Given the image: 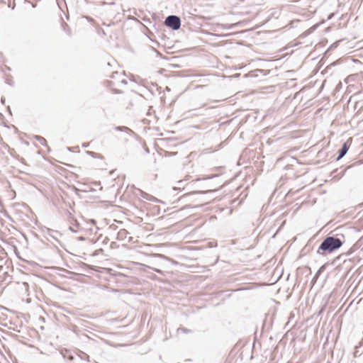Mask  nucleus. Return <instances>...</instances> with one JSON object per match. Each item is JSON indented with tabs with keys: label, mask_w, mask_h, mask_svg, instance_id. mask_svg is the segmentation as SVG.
Instances as JSON below:
<instances>
[{
	"label": "nucleus",
	"mask_w": 363,
	"mask_h": 363,
	"mask_svg": "<svg viewBox=\"0 0 363 363\" xmlns=\"http://www.w3.org/2000/svg\"><path fill=\"white\" fill-rule=\"evenodd\" d=\"M342 238L335 236H327L323 239L319 245L317 253L321 255H326L340 248L345 242V237L341 235Z\"/></svg>",
	"instance_id": "nucleus-1"
},
{
	"label": "nucleus",
	"mask_w": 363,
	"mask_h": 363,
	"mask_svg": "<svg viewBox=\"0 0 363 363\" xmlns=\"http://www.w3.org/2000/svg\"><path fill=\"white\" fill-rule=\"evenodd\" d=\"M284 6H281V8H274V18L277 20L276 22H274V27L277 28V29H274V33L278 32L280 30L284 29L289 26L290 28H292L294 27V23L298 22L288 20L286 18V13H281V11L284 9Z\"/></svg>",
	"instance_id": "nucleus-2"
},
{
	"label": "nucleus",
	"mask_w": 363,
	"mask_h": 363,
	"mask_svg": "<svg viewBox=\"0 0 363 363\" xmlns=\"http://www.w3.org/2000/svg\"><path fill=\"white\" fill-rule=\"evenodd\" d=\"M282 271L283 269L279 265L274 269V277L275 275L278 276L277 280L274 281V289H277V298L280 301H286L290 297V294L288 292L289 288L287 286H279V281L282 276Z\"/></svg>",
	"instance_id": "nucleus-3"
},
{
	"label": "nucleus",
	"mask_w": 363,
	"mask_h": 363,
	"mask_svg": "<svg viewBox=\"0 0 363 363\" xmlns=\"http://www.w3.org/2000/svg\"><path fill=\"white\" fill-rule=\"evenodd\" d=\"M164 24L172 30H177L181 27V19L177 16L170 15L165 18Z\"/></svg>",
	"instance_id": "nucleus-4"
},
{
	"label": "nucleus",
	"mask_w": 363,
	"mask_h": 363,
	"mask_svg": "<svg viewBox=\"0 0 363 363\" xmlns=\"http://www.w3.org/2000/svg\"><path fill=\"white\" fill-rule=\"evenodd\" d=\"M349 150V145L347 143H344L341 148L338 150V155L336 160L338 161L342 159L347 152Z\"/></svg>",
	"instance_id": "nucleus-5"
},
{
	"label": "nucleus",
	"mask_w": 363,
	"mask_h": 363,
	"mask_svg": "<svg viewBox=\"0 0 363 363\" xmlns=\"http://www.w3.org/2000/svg\"><path fill=\"white\" fill-rule=\"evenodd\" d=\"M354 165H355V164H352V165H350V166H348L346 169H342V170H340V171L339 170V169H335V170L332 172V174H333V177H334V178H336V179H339L342 178V177H343V175L345 174V173L346 170H347V169L351 168L352 167H353V166H354Z\"/></svg>",
	"instance_id": "nucleus-6"
},
{
	"label": "nucleus",
	"mask_w": 363,
	"mask_h": 363,
	"mask_svg": "<svg viewBox=\"0 0 363 363\" xmlns=\"http://www.w3.org/2000/svg\"><path fill=\"white\" fill-rule=\"evenodd\" d=\"M128 234V232L125 229H121L117 233V239L119 240H125Z\"/></svg>",
	"instance_id": "nucleus-7"
},
{
	"label": "nucleus",
	"mask_w": 363,
	"mask_h": 363,
	"mask_svg": "<svg viewBox=\"0 0 363 363\" xmlns=\"http://www.w3.org/2000/svg\"><path fill=\"white\" fill-rule=\"evenodd\" d=\"M270 72V69H257L255 70V76L259 77L261 75H267Z\"/></svg>",
	"instance_id": "nucleus-8"
},
{
	"label": "nucleus",
	"mask_w": 363,
	"mask_h": 363,
	"mask_svg": "<svg viewBox=\"0 0 363 363\" xmlns=\"http://www.w3.org/2000/svg\"><path fill=\"white\" fill-rule=\"evenodd\" d=\"M272 325V315H267L264 323H263V328L268 327L269 328Z\"/></svg>",
	"instance_id": "nucleus-9"
},
{
	"label": "nucleus",
	"mask_w": 363,
	"mask_h": 363,
	"mask_svg": "<svg viewBox=\"0 0 363 363\" xmlns=\"http://www.w3.org/2000/svg\"><path fill=\"white\" fill-rule=\"evenodd\" d=\"M67 215H68L67 218H68L69 222L71 223V224L73 225L74 223L75 226L77 228H79V225L77 220L72 216V213L69 211L67 212Z\"/></svg>",
	"instance_id": "nucleus-10"
},
{
	"label": "nucleus",
	"mask_w": 363,
	"mask_h": 363,
	"mask_svg": "<svg viewBox=\"0 0 363 363\" xmlns=\"http://www.w3.org/2000/svg\"><path fill=\"white\" fill-rule=\"evenodd\" d=\"M77 355L82 360H86V361H88V362L89 361V356L87 354H86L85 352H82L81 350L78 351Z\"/></svg>",
	"instance_id": "nucleus-11"
},
{
	"label": "nucleus",
	"mask_w": 363,
	"mask_h": 363,
	"mask_svg": "<svg viewBox=\"0 0 363 363\" xmlns=\"http://www.w3.org/2000/svg\"><path fill=\"white\" fill-rule=\"evenodd\" d=\"M141 196L143 199L148 200V201H155V198L153 196L150 195L147 193H145L144 191L141 192Z\"/></svg>",
	"instance_id": "nucleus-12"
},
{
	"label": "nucleus",
	"mask_w": 363,
	"mask_h": 363,
	"mask_svg": "<svg viewBox=\"0 0 363 363\" xmlns=\"http://www.w3.org/2000/svg\"><path fill=\"white\" fill-rule=\"evenodd\" d=\"M34 138L38 141L42 145H44L45 146L47 145V142H46V140L43 138L42 136H40V135H35L34 136Z\"/></svg>",
	"instance_id": "nucleus-13"
},
{
	"label": "nucleus",
	"mask_w": 363,
	"mask_h": 363,
	"mask_svg": "<svg viewBox=\"0 0 363 363\" xmlns=\"http://www.w3.org/2000/svg\"><path fill=\"white\" fill-rule=\"evenodd\" d=\"M115 129L118 131H125V132L130 131V130L128 128H127L126 126H116L115 128Z\"/></svg>",
	"instance_id": "nucleus-14"
},
{
	"label": "nucleus",
	"mask_w": 363,
	"mask_h": 363,
	"mask_svg": "<svg viewBox=\"0 0 363 363\" xmlns=\"http://www.w3.org/2000/svg\"><path fill=\"white\" fill-rule=\"evenodd\" d=\"M148 268L152 269L153 271L162 274V275H164V272L162 271L161 269H155V268H152V267H147Z\"/></svg>",
	"instance_id": "nucleus-15"
},
{
	"label": "nucleus",
	"mask_w": 363,
	"mask_h": 363,
	"mask_svg": "<svg viewBox=\"0 0 363 363\" xmlns=\"http://www.w3.org/2000/svg\"><path fill=\"white\" fill-rule=\"evenodd\" d=\"M323 270V267H321L316 272L314 278H318Z\"/></svg>",
	"instance_id": "nucleus-16"
},
{
	"label": "nucleus",
	"mask_w": 363,
	"mask_h": 363,
	"mask_svg": "<svg viewBox=\"0 0 363 363\" xmlns=\"http://www.w3.org/2000/svg\"><path fill=\"white\" fill-rule=\"evenodd\" d=\"M279 104H281V106H283L284 103L281 102V101H279L278 99L274 102V109L275 108V106H279Z\"/></svg>",
	"instance_id": "nucleus-17"
},
{
	"label": "nucleus",
	"mask_w": 363,
	"mask_h": 363,
	"mask_svg": "<svg viewBox=\"0 0 363 363\" xmlns=\"http://www.w3.org/2000/svg\"><path fill=\"white\" fill-rule=\"evenodd\" d=\"M218 189V188L216 187L214 189H210V190H207V191H200V193H201V194H206V193H208V192L215 191H216Z\"/></svg>",
	"instance_id": "nucleus-18"
},
{
	"label": "nucleus",
	"mask_w": 363,
	"mask_h": 363,
	"mask_svg": "<svg viewBox=\"0 0 363 363\" xmlns=\"http://www.w3.org/2000/svg\"><path fill=\"white\" fill-rule=\"evenodd\" d=\"M178 330H182V331H183V332H184V333H189V332H190V330H189V329L185 328H179L178 329Z\"/></svg>",
	"instance_id": "nucleus-19"
},
{
	"label": "nucleus",
	"mask_w": 363,
	"mask_h": 363,
	"mask_svg": "<svg viewBox=\"0 0 363 363\" xmlns=\"http://www.w3.org/2000/svg\"><path fill=\"white\" fill-rule=\"evenodd\" d=\"M108 242H109V238L107 237H105L102 241L103 244H104V245H106Z\"/></svg>",
	"instance_id": "nucleus-20"
},
{
	"label": "nucleus",
	"mask_w": 363,
	"mask_h": 363,
	"mask_svg": "<svg viewBox=\"0 0 363 363\" xmlns=\"http://www.w3.org/2000/svg\"><path fill=\"white\" fill-rule=\"evenodd\" d=\"M87 153L93 157H96V155H98V154L94 152L88 151Z\"/></svg>",
	"instance_id": "nucleus-21"
},
{
	"label": "nucleus",
	"mask_w": 363,
	"mask_h": 363,
	"mask_svg": "<svg viewBox=\"0 0 363 363\" xmlns=\"http://www.w3.org/2000/svg\"><path fill=\"white\" fill-rule=\"evenodd\" d=\"M337 45H338V43H337V42L333 43V44L330 45V49H333V48H337Z\"/></svg>",
	"instance_id": "nucleus-22"
},
{
	"label": "nucleus",
	"mask_w": 363,
	"mask_h": 363,
	"mask_svg": "<svg viewBox=\"0 0 363 363\" xmlns=\"http://www.w3.org/2000/svg\"><path fill=\"white\" fill-rule=\"evenodd\" d=\"M118 75H120V74L118 72H113L111 77L116 78V76H118Z\"/></svg>",
	"instance_id": "nucleus-23"
},
{
	"label": "nucleus",
	"mask_w": 363,
	"mask_h": 363,
	"mask_svg": "<svg viewBox=\"0 0 363 363\" xmlns=\"http://www.w3.org/2000/svg\"><path fill=\"white\" fill-rule=\"evenodd\" d=\"M69 229L72 232H73V233H77V229H75L73 226H70V227L69 228Z\"/></svg>",
	"instance_id": "nucleus-24"
},
{
	"label": "nucleus",
	"mask_w": 363,
	"mask_h": 363,
	"mask_svg": "<svg viewBox=\"0 0 363 363\" xmlns=\"http://www.w3.org/2000/svg\"><path fill=\"white\" fill-rule=\"evenodd\" d=\"M107 84L108 86H112L114 85V83L111 81H107Z\"/></svg>",
	"instance_id": "nucleus-25"
},
{
	"label": "nucleus",
	"mask_w": 363,
	"mask_h": 363,
	"mask_svg": "<svg viewBox=\"0 0 363 363\" xmlns=\"http://www.w3.org/2000/svg\"><path fill=\"white\" fill-rule=\"evenodd\" d=\"M279 60L280 58L279 57V56H274L273 62H277L279 61Z\"/></svg>",
	"instance_id": "nucleus-26"
},
{
	"label": "nucleus",
	"mask_w": 363,
	"mask_h": 363,
	"mask_svg": "<svg viewBox=\"0 0 363 363\" xmlns=\"http://www.w3.org/2000/svg\"><path fill=\"white\" fill-rule=\"evenodd\" d=\"M116 246V242H112L111 243V248H114Z\"/></svg>",
	"instance_id": "nucleus-27"
},
{
	"label": "nucleus",
	"mask_w": 363,
	"mask_h": 363,
	"mask_svg": "<svg viewBox=\"0 0 363 363\" xmlns=\"http://www.w3.org/2000/svg\"><path fill=\"white\" fill-rule=\"evenodd\" d=\"M103 252V249H99L95 252L94 255H99L100 252Z\"/></svg>",
	"instance_id": "nucleus-28"
},
{
	"label": "nucleus",
	"mask_w": 363,
	"mask_h": 363,
	"mask_svg": "<svg viewBox=\"0 0 363 363\" xmlns=\"http://www.w3.org/2000/svg\"><path fill=\"white\" fill-rule=\"evenodd\" d=\"M67 358L69 360H71V361L74 359V357L72 354H69Z\"/></svg>",
	"instance_id": "nucleus-29"
},
{
	"label": "nucleus",
	"mask_w": 363,
	"mask_h": 363,
	"mask_svg": "<svg viewBox=\"0 0 363 363\" xmlns=\"http://www.w3.org/2000/svg\"><path fill=\"white\" fill-rule=\"evenodd\" d=\"M121 84H127V81H126V79H123L121 81Z\"/></svg>",
	"instance_id": "nucleus-30"
},
{
	"label": "nucleus",
	"mask_w": 363,
	"mask_h": 363,
	"mask_svg": "<svg viewBox=\"0 0 363 363\" xmlns=\"http://www.w3.org/2000/svg\"><path fill=\"white\" fill-rule=\"evenodd\" d=\"M266 143H267V147H269V146H270V141H269V139H268V140H267Z\"/></svg>",
	"instance_id": "nucleus-31"
},
{
	"label": "nucleus",
	"mask_w": 363,
	"mask_h": 363,
	"mask_svg": "<svg viewBox=\"0 0 363 363\" xmlns=\"http://www.w3.org/2000/svg\"><path fill=\"white\" fill-rule=\"evenodd\" d=\"M104 4H106L105 2ZM108 4H110V5H114L115 4V2L113 1H111V2H108L107 3Z\"/></svg>",
	"instance_id": "nucleus-32"
},
{
	"label": "nucleus",
	"mask_w": 363,
	"mask_h": 363,
	"mask_svg": "<svg viewBox=\"0 0 363 363\" xmlns=\"http://www.w3.org/2000/svg\"><path fill=\"white\" fill-rule=\"evenodd\" d=\"M89 146V144H83V147H86Z\"/></svg>",
	"instance_id": "nucleus-33"
},
{
	"label": "nucleus",
	"mask_w": 363,
	"mask_h": 363,
	"mask_svg": "<svg viewBox=\"0 0 363 363\" xmlns=\"http://www.w3.org/2000/svg\"><path fill=\"white\" fill-rule=\"evenodd\" d=\"M206 187H213L212 185H207Z\"/></svg>",
	"instance_id": "nucleus-34"
},
{
	"label": "nucleus",
	"mask_w": 363,
	"mask_h": 363,
	"mask_svg": "<svg viewBox=\"0 0 363 363\" xmlns=\"http://www.w3.org/2000/svg\"><path fill=\"white\" fill-rule=\"evenodd\" d=\"M274 302L279 303V301H277L274 299Z\"/></svg>",
	"instance_id": "nucleus-35"
},
{
	"label": "nucleus",
	"mask_w": 363,
	"mask_h": 363,
	"mask_svg": "<svg viewBox=\"0 0 363 363\" xmlns=\"http://www.w3.org/2000/svg\"><path fill=\"white\" fill-rule=\"evenodd\" d=\"M354 62H359V60H354Z\"/></svg>",
	"instance_id": "nucleus-36"
},
{
	"label": "nucleus",
	"mask_w": 363,
	"mask_h": 363,
	"mask_svg": "<svg viewBox=\"0 0 363 363\" xmlns=\"http://www.w3.org/2000/svg\"><path fill=\"white\" fill-rule=\"evenodd\" d=\"M278 113L276 115V117L277 116ZM273 119H275V116L273 117Z\"/></svg>",
	"instance_id": "nucleus-37"
},
{
	"label": "nucleus",
	"mask_w": 363,
	"mask_h": 363,
	"mask_svg": "<svg viewBox=\"0 0 363 363\" xmlns=\"http://www.w3.org/2000/svg\"><path fill=\"white\" fill-rule=\"evenodd\" d=\"M275 350H276V348H274V350H273V352H274V353L275 352Z\"/></svg>",
	"instance_id": "nucleus-38"
}]
</instances>
